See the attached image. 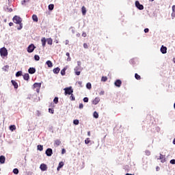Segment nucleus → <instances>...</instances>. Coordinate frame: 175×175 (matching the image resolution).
<instances>
[{
  "label": "nucleus",
  "instance_id": "f257e3e1",
  "mask_svg": "<svg viewBox=\"0 0 175 175\" xmlns=\"http://www.w3.org/2000/svg\"><path fill=\"white\" fill-rule=\"evenodd\" d=\"M12 20L15 24H18L19 25L16 27L18 31H21V29H23V19L20 16H14Z\"/></svg>",
  "mask_w": 175,
  "mask_h": 175
},
{
  "label": "nucleus",
  "instance_id": "f03ea898",
  "mask_svg": "<svg viewBox=\"0 0 175 175\" xmlns=\"http://www.w3.org/2000/svg\"><path fill=\"white\" fill-rule=\"evenodd\" d=\"M33 89L36 90V92L39 94V91H40V87H42L41 83H35L33 85Z\"/></svg>",
  "mask_w": 175,
  "mask_h": 175
},
{
  "label": "nucleus",
  "instance_id": "7ed1b4c3",
  "mask_svg": "<svg viewBox=\"0 0 175 175\" xmlns=\"http://www.w3.org/2000/svg\"><path fill=\"white\" fill-rule=\"evenodd\" d=\"M0 55L1 57H7L8 55V49L6 48L3 47L0 49Z\"/></svg>",
  "mask_w": 175,
  "mask_h": 175
},
{
  "label": "nucleus",
  "instance_id": "20e7f679",
  "mask_svg": "<svg viewBox=\"0 0 175 175\" xmlns=\"http://www.w3.org/2000/svg\"><path fill=\"white\" fill-rule=\"evenodd\" d=\"M64 91L65 95H71L72 94H73V89H72V87L64 88Z\"/></svg>",
  "mask_w": 175,
  "mask_h": 175
},
{
  "label": "nucleus",
  "instance_id": "39448f33",
  "mask_svg": "<svg viewBox=\"0 0 175 175\" xmlns=\"http://www.w3.org/2000/svg\"><path fill=\"white\" fill-rule=\"evenodd\" d=\"M36 49V46L33 44H31L28 47H27V53H33V50Z\"/></svg>",
  "mask_w": 175,
  "mask_h": 175
},
{
  "label": "nucleus",
  "instance_id": "423d86ee",
  "mask_svg": "<svg viewBox=\"0 0 175 175\" xmlns=\"http://www.w3.org/2000/svg\"><path fill=\"white\" fill-rule=\"evenodd\" d=\"M135 6H136V8H137V9H139V10H143V9H144V6H143V5L140 4V3L139 2V1H135Z\"/></svg>",
  "mask_w": 175,
  "mask_h": 175
},
{
  "label": "nucleus",
  "instance_id": "0eeeda50",
  "mask_svg": "<svg viewBox=\"0 0 175 175\" xmlns=\"http://www.w3.org/2000/svg\"><path fill=\"white\" fill-rule=\"evenodd\" d=\"M45 154L47 157H51L53 155V149L51 148L46 149Z\"/></svg>",
  "mask_w": 175,
  "mask_h": 175
},
{
  "label": "nucleus",
  "instance_id": "6e6552de",
  "mask_svg": "<svg viewBox=\"0 0 175 175\" xmlns=\"http://www.w3.org/2000/svg\"><path fill=\"white\" fill-rule=\"evenodd\" d=\"M74 70H75V75H76L77 76H80V75H81V72L79 71V70H80V67L76 66V67L75 68Z\"/></svg>",
  "mask_w": 175,
  "mask_h": 175
},
{
  "label": "nucleus",
  "instance_id": "1a4fd4ad",
  "mask_svg": "<svg viewBox=\"0 0 175 175\" xmlns=\"http://www.w3.org/2000/svg\"><path fill=\"white\" fill-rule=\"evenodd\" d=\"M160 50L162 54H166V53H167V48L166 46H163V45L161 46Z\"/></svg>",
  "mask_w": 175,
  "mask_h": 175
},
{
  "label": "nucleus",
  "instance_id": "9d476101",
  "mask_svg": "<svg viewBox=\"0 0 175 175\" xmlns=\"http://www.w3.org/2000/svg\"><path fill=\"white\" fill-rule=\"evenodd\" d=\"M159 159L161 160V163H165L166 162V158L165 157V155L160 154Z\"/></svg>",
  "mask_w": 175,
  "mask_h": 175
},
{
  "label": "nucleus",
  "instance_id": "9b49d317",
  "mask_svg": "<svg viewBox=\"0 0 175 175\" xmlns=\"http://www.w3.org/2000/svg\"><path fill=\"white\" fill-rule=\"evenodd\" d=\"M40 169L42 171V172H46V170H47V165L46 164H41L40 166Z\"/></svg>",
  "mask_w": 175,
  "mask_h": 175
},
{
  "label": "nucleus",
  "instance_id": "f8f14e48",
  "mask_svg": "<svg viewBox=\"0 0 175 175\" xmlns=\"http://www.w3.org/2000/svg\"><path fill=\"white\" fill-rule=\"evenodd\" d=\"M28 72L30 75H33L36 72V69L33 67H31L29 68Z\"/></svg>",
  "mask_w": 175,
  "mask_h": 175
},
{
  "label": "nucleus",
  "instance_id": "ddd939ff",
  "mask_svg": "<svg viewBox=\"0 0 175 175\" xmlns=\"http://www.w3.org/2000/svg\"><path fill=\"white\" fill-rule=\"evenodd\" d=\"M115 85L116 86V87H118V88H120V87H121V84H122V82L121 81V80H120V79H118V80H116V81H115Z\"/></svg>",
  "mask_w": 175,
  "mask_h": 175
},
{
  "label": "nucleus",
  "instance_id": "4468645a",
  "mask_svg": "<svg viewBox=\"0 0 175 175\" xmlns=\"http://www.w3.org/2000/svg\"><path fill=\"white\" fill-rule=\"evenodd\" d=\"M100 102V98L99 97H96L95 99L93 100V105H98V103Z\"/></svg>",
  "mask_w": 175,
  "mask_h": 175
},
{
  "label": "nucleus",
  "instance_id": "2eb2a0df",
  "mask_svg": "<svg viewBox=\"0 0 175 175\" xmlns=\"http://www.w3.org/2000/svg\"><path fill=\"white\" fill-rule=\"evenodd\" d=\"M11 83H12V85H14V87L16 90H17V88H18V84L17 83V82H16V81L12 80Z\"/></svg>",
  "mask_w": 175,
  "mask_h": 175
},
{
  "label": "nucleus",
  "instance_id": "dca6fc26",
  "mask_svg": "<svg viewBox=\"0 0 175 175\" xmlns=\"http://www.w3.org/2000/svg\"><path fill=\"white\" fill-rule=\"evenodd\" d=\"M5 161H6L5 156H0V163H5Z\"/></svg>",
  "mask_w": 175,
  "mask_h": 175
},
{
  "label": "nucleus",
  "instance_id": "f3484780",
  "mask_svg": "<svg viewBox=\"0 0 175 175\" xmlns=\"http://www.w3.org/2000/svg\"><path fill=\"white\" fill-rule=\"evenodd\" d=\"M46 64L47 65L48 68H53V62H51V61H46Z\"/></svg>",
  "mask_w": 175,
  "mask_h": 175
},
{
  "label": "nucleus",
  "instance_id": "a211bd4d",
  "mask_svg": "<svg viewBox=\"0 0 175 175\" xmlns=\"http://www.w3.org/2000/svg\"><path fill=\"white\" fill-rule=\"evenodd\" d=\"M59 70H61V69L57 67L53 69V73H55V75H58V73H59Z\"/></svg>",
  "mask_w": 175,
  "mask_h": 175
},
{
  "label": "nucleus",
  "instance_id": "6ab92c4d",
  "mask_svg": "<svg viewBox=\"0 0 175 175\" xmlns=\"http://www.w3.org/2000/svg\"><path fill=\"white\" fill-rule=\"evenodd\" d=\"M81 12H82V14L83 16H85L86 13H87V10L85 8V6H83L81 8Z\"/></svg>",
  "mask_w": 175,
  "mask_h": 175
},
{
  "label": "nucleus",
  "instance_id": "aec40b11",
  "mask_svg": "<svg viewBox=\"0 0 175 175\" xmlns=\"http://www.w3.org/2000/svg\"><path fill=\"white\" fill-rule=\"evenodd\" d=\"M41 42H42V47H44L46 46V42H47L46 40V38H42L41 40Z\"/></svg>",
  "mask_w": 175,
  "mask_h": 175
},
{
  "label": "nucleus",
  "instance_id": "412c9836",
  "mask_svg": "<svg viewBox=\"0 0 175 175\" xmlns=\"http://www.w3.org/2000/svg\"><path fill=\"white\" fill-rule=\"evenodd\" d=\"M24 80L28 81L29 80V74L27 73L23 75Z\"/></svg>",
  "mask_w": 175,
  "mask_h": 175
},
{
  "label": "nucleus",
  "instance_id": "4be33fe9",
  "mask_svg": "<svg viewBox=\"0 0 175 175\" xmlns=\"http://www.w3.org/2000/svg\"><path fill=\"white\" fill-rule=\"evenodd\" d=\"M66 69H68L66 67H64L62 70H61V75L62 76H65V73L66 72Z\"/></svg>",
  "mask_w": 175,
  "mask_h": 175
},
{
  "label": "nucleus",
  "instance_id": "5701e85b",
  "mask_svg": "<svg viewBox=\"0 0 175 175\" xmlns=\"http://www.w3.org/2000/svg\"><path fill=\"white\" fill-rule=\"evenodd\" d=\"M93 116H94V118H99V114L96 111L94 112Z\"/></svg>",
  "mask_w": 175,
  "mask_h": 175
},
{
  "label": "nucleus",
  "instance_id": "b1692460",
  "mask_svg": "<svg viewBox=\"0 0 175 175\" xmlns=\"http://www.w3.org/2000/svg\"><path fill=\"white\" fill-rule=\"evenodd\" d=\"M46 42H47L48 44H50V45L53 44V39H51V38H48L46 40Z\"/></svg>",
  "mask_w": 175,
  "mask_h": 175
},
{
  "label": "nucleus",
  "instance_id": "393cba45",
  "mask_svg": "<svg viewBox=\"0 0 175 175\" xmlns=\"http://www.w3.org/2000/svg\"><path fill=\"white\" fill-rule=\"evenodd\" d=\"M10 130H11L12 132H13V131H16V126L15 125L10 126Z\"/></svg>",
  "mask_w": 175,
  "mask_h": 175
},
{
  "label": "nucleus",
  "instance_id": "a878e982",
  "mask_svg": "<svg viewBox=\"0 0 175 175\" xmlns=\"http://www.w3.org/2000/svg\"><path fill=\"white\" fill-rule=\"evenodd\" d=\"M32 18H33V20L36 22V23H38V16H36V15H35V14H33V16H32Z\"/></svg>",
  "mask_w": 175,
  "mask_h": 175
},
{
  "label": "nucleus",
  "instance_id": "bb28decb",
  "mask_svg": "<svg viewBox=\"0 0 175 175\" xmlns=\"http://www.w3.org/2000/svg\"><path fill=\"white\" fill-rule=\"evenodd\" d=\"M8 70H9V66L8 65H6V66L3 67V70H4L5 72H8Z\"/></svg>",
  "mask_w": 175,
  "mask_h": 175
},
{
  "label": "nucleus",
  "instance_id": "cd10ccee",
  "mask_svg": "<svg viewBox=\"0 0 175 175\" xmlns=\"http://www.w3.org/2000/svg\"><path fill=\"white\" fill-rule=\"evenodd\" d=\"M86 88H88V90H91V88H92V86L91 85V83H88L86 84Z\"/></svg>",
  "mask_w": 175,
  "mask_h": 175
},
{
  "label": "nucleus",
  "instance_id": "c85d7f7f",
  "mask_svg": "<svg viewBox=\"0 0 175 175\" xmlns=\"http://www.w3.org/2000/svg\"><path fill=\"white\" fill-rule=\"evenodd\" d=\"M21 75H23V72H22V71H18V72L16 73V77H20V76H21Z\"/></svg>",
  "mask_w": 175,
  "mask_h": 175
},
{
  "label": "nucleus",
  "instance_id": "c756f323",
  "mask_svg": "<svg viewBox=\"0 0 175 175\" xmlns=\"http://www.w3.org/2000/svg\"><path fill=\"white\" fill-rule=\"evenodd\" d=\"M48 8H49V10H54V4H50Z\"/></svg>",
  "mask_w": 175,
  "mask_h": 175
},
{
  "label": "nucleus",
  "instance_id": "7c9ffc66",
  "mask_svg": "<svg viewBox=\"0 0 175 175\" xmlns=\"http://www.w3.org/2000/svg\"><path fill=\"white\" fill-rule=\"evenodd\" d=\"M37 148H38V150H39V151H43V146H42V145H38L37 146Z\"/></svg>",
  "mask_w": 175,
  "mask_h": 175
},
{
  "label": "nucleus",
  "instance_id": "2f4dec72",
  "mask_svg": "<svg viewBox=\"0 0 175 175\" xmlns=\"http://www.w3.org/2000/svg\"><path fill=\"white\" fill-rule=\"evenodd\" d=\"M55 146H59L61 144V141L59 139L55 141Z\"/></svg>",
  "mask_w": 175,
  "mask_h": 175
},
{
  "label": "nucleus",
  "instance_id": "473e14b6",
  "mask_svg": "<svg viewBox=\"0 0 175 175\" xmlns=\"http://www.w3.org/2000/svg\"><path fill=\"white\" fill-rule=\"evenodd\" d=\"M36 114L37 117H40V116H42V112H40V111H36Z\"/></svg>",
  "mask_w": 175,
  "mask_h": 175
},
{
  "label": "nucleus",
  "instance_id": "72a5a7b5",
  "mask_svg": "<svg viewBox=\"0 0 175 175\" xmlns=\"http://www.w3.org/2000/svg\"><path fill=\"white\" fill-rule=\"evenodd\" d=\"M13 174H18V169L15 168L13 170Z\"/></svg>",
  "mask_w": 175,
  "mask_h": 175
},
{
  "label": "nucleus",
  "instance_id": "f704fd0d",
  "mask_svg": "<svg viewBox=\"0 0 175 175\" xmlns=\"http://www.w3.org/2000/svg\"><path fill=\"white\" fill-rule=\"evenodd\" d=\"M34 59L36 61H39V59H40V57H39V55H34Z\"/></svg>",
  "mask_w": 175,
  "mask_h": 175
},
{
  "label": "nucleus",
  "instance_id": "c9c22d12",
  "mask_svg": "<svg viewBox=\"0 0 175 175\" xmlns=\"http://www.w3.org/2000/svg\"><path fill=\"white\" fill-rule=\"evenodd\" d=\"M73 124H74L75 125H79V120H73Z\"/></svg>",
  "mask_w": 175,
  "mask_h": 175
},
{
  "label": "nucleus",
  "instance_id": "e433bc0d",
  "mask_svg": "<svg viewBox=\"0 0 175 175\" xmlns=\"http://www.w3.org/2000/svg\"><path fill=\"white\" fill-rule=\"evenodd\" d=\"M135 77L137 80H140L141 79L140 75H137V73H135Z\"/></svg>",
  "mask_w": 175,
  "mask_h": 175
},
{
  "label": "nucleus",
  "instance_id": "4c0bfd02",
  "mask_svg": "<svg viewBox=\"0 0 175 175\" xmlns=\"http://www.w3.org/2000/svg\"><path fill=\"white\" fill-rule=\"evenodd\" d=\"M58 167L59 168L64 167V162L62 161L59 162Z\"/></svg>",
  "mask_w": 175,
  "mask_h": 175
},
{
  "label": "nucleus",
  "instance_id": "58836bf2",
  "mask_svg": "<svg viewBox=\"0 0 175 175\" xmlns=\"http://www.w3.org/2000/svg\"><path fill=\"white\" fill-rule=\"evenodd\" d=\"M85 143L86 144H89V143H91V140L90 139V138H87L85 140Z\"/></svg>",
  "mask_w": 175,
  "mask_h": 175
},
{
  "label": "nucleus",
  "instance_id": "ea45409f",
  "mask_svg": "<svg viewBox=\"0 0 175 175\" xmlns=\"http://www.w3.org/2000/svg\"><path fill=\"white\" fill-rule=\"evenodd\" d=\"M145 154H146V155H147L148 157V156L151 155V152H150V150H146Z\"/></svg>",
  "mask_w": 175,
  "mask_h": 175
},
{
  "label": "nucleus",
  "instance_id": "a19ab883",
  "mask_svg": "<svg viewBox=\"0 0 175 175\" xmlns=\"http://www.w3.org/2000/svg\"><path fill=\"white\" fill-rule=\"evenodd\" d=\"M101 81H107V77H102Z\"/></svg>",
  "mask_w": 175,
  "mask_h": 175
},
{
  "label": "nucleus",
  "instance_id": "79ce46f5",
  "mask_svg": "<svg viewBox=\"0 0 175 175\" xmlns=\"http://www.w3.org/2000/svg\"><path fill=\"white\" fill-rule=\"evenodd\" d=\"M53 102H54V103H55V105H57V103H58V97H55L53 99Z\"/></svg>",
  "mask_w": 175,
  "mask_h": 175
},
{
  "label": "nucleus",
  "instance_id": "37998d69",
  "mask_svg": "<svg viewBox=\"0 0 175 175\" xmlns=\"http://www.w3.org/2000/svg\"><path fill=\"white\" fill-rule=\"evenodd\" d=\"M70 100H75V96L73 95V93L71 94V96H70Z\"/></svg>",
  "mask_w": 175,
  "mask_h": 175
},
{
  "label": "nucleus",
  "instance_id": "c03bdc74",
  "mask_svg": "<svg viewBox=\"0 0 175 175\" xmlns=\"http://www.w3.org/2000/svg\"><path fill=\"white\" fill-rule=\"evenodd\" d=\"M27 2H29V0H23L21 1L22 5H25Z\"/></svg>",
  "mask_w": 175,
  "mask_h": 175
},
{
  "label": "nucleus",
  "instance_id": "a18cd8bd",
  "mask_svg": "<svg viewBox=\"0 0 175 175\" xmlns=\"http://www.w3.org/2000/svg\"><path fill=\"white\" fill-rule=\"evenodd\" d=\"M70 29H71V32H72V33H73V34H75V27H70Z\"/></svg>",
  "mask_w": 175,
  "mask_h": 175
},
{
  "label": "nucleus",
  "instance_id": "49530a36",
  "mask_svg": "<svg viewBox=\"0 0 175 175\" xmlns=\"http://www.w3.org/2000/svg\"><path fill=\"white\" fill-rule=\"evenodd\" d=\"M49 112L51 113V114H54V109L49 108Z\"/></svg>",
  "mask_w": 175,
  "mask_h": 175
},
{
  "label": "nucleus",
  "instance_id": "de8ad7c7",
  "mask_svg": "<svg viewBox=\"0 0 175 175\" xmlns=\"http://www.w3.org/2000/svg\"><path fill=\"white\" fill-rule=\"evenodd\" d=\"M83 102H85V103H88V97H85L83 98Z\"/></svg>",
  "mask_w": 175,
  "mask_h": 175
},
{
  "label": "nucleus",
  "instance_id": "09e8293b",
  "mask_svg": "<svg viewBox=\"0 0 175 175\" xmlns=\"http://www.w3.org/2000/svg\"><path fill=\"white\" fill-rule=\"evenodd\" d=\"M170 163L172 165H175V159H172V160H170Z\"/></svg>",
  "mask_w": 175,
  "mask_h": 175
},
{
  "label": "nucleus",
  "instance_id": "8fccbe9b",
  "mask_svg": "<svg viewBox=\"0 0 175 175\" xmlns=\"http://www.w3.org/2000/svg\"><path fill=\"white\" fill-rule=\"evenodd\" d=\"M83 47H84V49H88V44H87V43H84Z\"/></svg>",
  "mask_w": 175,
  "mask_h": 175
},
{
  "label": "nucleus",
  "instance_id": "3c124183",
  "mask_svg": "<svg viewBox=\"0 0 175 175\" xmlns=\"http://www.w3.org/2000/svg\"><path fill=\"white\" fill-rule=\"evenodd\" d=\"M99 95H105V91L103 90H101L100 92H99Z\"/></svg>",
  "mask_w": 175,
  "mask_h": 175
},
{
  "label": "nucleus",
  "instance_id": "603ef678",
  "mask_svg": "<svg viewBox=\"0 0 175 175\" xmlns=\"http://www.w3.org/2000/svg\"><path fill=\"white\" fill-rule=\"evenodd\" d=\"M149 31H150V29H148V28H146V29H144L145 33H148Z\"/></svg>",
  "mask_w": 175,
  "mask_h": 175
},
{
  "label": "nucleus",
  "instance_id": "864d4df0",
  "mask_svg": "<svg viewBox=\"0 0 175 175\" xmlns=\"http://www.w3.org/2000/svg\"><path fill=\"white\" fill-rule=\"evenodd\" d=\"M66 152V150H65V148H63V149L62 150V154H65Z\"/></svg>",
  "mask_w": 175,
  "mask_h": 175
},
{
  "label": "nucleus",
  "instance_id": "5fc2aeb1",
  "mask_svg": "<svg viewBox=\"0 0 175 175\" xmlns=\"http://www.w3.org/2000/svg\"><path fill=\"white\" fill-rule=\"evenodd\" d=\"M83 107H84V105H83V103L79 104V109H83Z\"/></svg>",
  "mask_w": 175,
  "mask_h": 175
},
{
  "label": "nucleus",
  "instance_id": "6e6d98bb",
  "mask_svg": "<svg viewBox=\"0 0 175 175\" xmlns=\"http://www.w3.org/2000/svg\"><path fill=\"white\" fill-rule=\"evenodd\" d=\"M174 17H175V12H172V20L174 19Z\"/></svg>",
  "mask_w": 175,
  "mask_h": 175
},
{
  "label": "nucleus",
  "instance_id": "4d7b16f0",
  "mask_svg": "<svg viewBox=\"0 0 175 175\" xmlns=\"http://www.w3.org/2000/svg\"><path fill=\"white\" fill-rule=\"evenodd\" d=\"M77 65H78V66L80 68V66H81V62L78 61V62H77Z\"/></svg>",
  "mask_w": 175,
  "mask_h": 175
},
{
  "label": "nucleus",
  "instance_id": "13d9d810",
  "mask_svg": "<svg viewBox=\"0 0 175 175\" xmlns=\"http://www.w3.org/2000/svg\"><path fill=\"white\" fill-rule=\"evenodd\" d=\"M82 36H83V38H86V37H87V33H82Z\"/></svg>",
  "mask_w": 175,
  "mask_h": 175
},
{
  "label": "nucleus",
  "instance_id": "bf43d9fd",
  "mask_svg": "<svg viewBox=\"0 0 175 175\" xmlns=\"http://www.w3.org/2000/svg\"><path fill=\"white\" fill-rule=\"evenodd\" d=\"M172 12L175 13V5L172 6Z\"/></svg>",
  "mask_w": 175,
  "mask_h": 175
},
{
  "label": "nucleus",
  "instance_id": "052dcab7",
  "mask_svg": "<svg viewBox=\"0 0 175 175\" xmlns=\"http://www.w3.org/2000/svg\"><path fill=\"white\" fill-rule=\"evenodd\" d=\"M71 60H72V58H70V56H68V58H67V61L70 62Z\"/></svg>",
  "mask_w": 175,
  "mask_h": 175
},
{
  "label": "nucleus",
  "instance_id": "680f3d73",
  "mask_svg": "<svg viewBox=\"0 0 175 175\" xmlns=\"http://www.w3.org/2000/svg\"><path fill=\"white\" fill-rule=\"evenodd\" d=\"M66 55L67 57H70V54L68 52H67V53H66Z\"/></svg>",
  "mask_w": 175,
  "mask_h": 175
},
{
  "label": "nucleus",
  "instance_id": "e2e57ef3",
  "mask_svg": "<svg viewBox=\"0 0 175 175\" xmlns=\"http://www.w3.org/2000/svg\"><path fill=\"white\" fill-rule=\"evenodd\" d=\"M9 25H10V27L13 26V23L10 22V23H9Z\"/></svg>",
  "mask_w": 175,
  "mask_h": 175
},
{
  "label": "nucleus",
  "instance_id": "0e129e2a",
  "mask_svg": "<svg viewBox=\"0 0 175 175\" xmlns=\"http://www.w3.org/2000/svg\"><path fill=\"white\" fill-rule=\"evenodd\" d=\"M66 44H69V40H66Z\"/></svg>",
  "mask_w": 175,
  "mask_h": 175
},
{
  "label": "nucleus",
  "instance_id": "69168bd1",
  "mask_svg": "<svg viewBox=\"0 0 175 175\" xmlns=\"http://www.w3.org/2000/svg\"><path fill=\"white\" fill-rule=\"evenodd\" d=\"M88 136H91V132L90 131L88 132Z\"/></svg>",
  "mask_w": 175,
  "mask_h": 175
},
{
  "label": "nucleus",
  "instance_id": "338daca9",
  "mask_svg": "<svg viewBox=\"0 0 175 175\" xmlns=\"http://www.w3.org/2000/svg\"><path fill=\"white\" fill-rule=\"evenodd\" d=\"M156 170L158 172V170H159V167H157Z\"/></svg>",
  "mask_w": 175,
  "mask_h": 175
},
{
  "label": "nucleus",
  "instance_id": "774afa93",
  "mask_svg": "<svg viewBox=\"0 0 175 175\" xmlns=\"http://www.w3.org/2000/svg\"><path fill=\"white\" fill-rule=\"evenodd\" d=\"M78 83L79 84V85H81L82 84L81 81L78 82Z\"/></svg>",
  "mask_w": 175,
  "mask_h": 175
}]
</instances>
